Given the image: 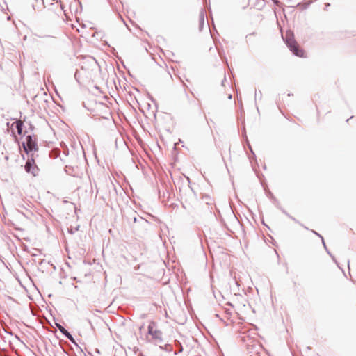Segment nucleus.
<instances>
[{
    "mask_svg": "<svg viewBox=\"0 0 356 356\" xmlns=\"http://www.w3.org/2000/svg\"><path fill=\"white\" fill-rule=\"evenodd\" d=\"M240 340L245 346L246 356H268L261 344L257 339V333L245 330L240 334Z\"/></svg>",
    "mask_w": 356,
    "mask_h": 356,
    "instance_id": "1",
    "label": "nucleus"
},
{
    "mask_svg": "<svg viewBox=\"0 0 356 356\" xmlns=\"http://www.w3.org/2000/svg\"><path fill=\"white\" fill-rule=\"evenodd\" d=\"M22 147L28 156L32 154V153L36 155V152L38 151L37 137L31 135L26 136V141L22 143Z\"/></svg>",
    "mask_w": 356,
    "mask_h": 356,
    "instance_id": "2",
    "label": "nucleus"
},
{
    "mask_svg": "<svg viewBox=\"0 0 356 356\" xmlns=\"http://www.w3.org/2000/svg\"><path fill=\"white\" fill-rule=\"evenodd\" d=\"M35 156H38V154L34 155V153H32V154L29 155L24 165L26 172L32 174L33 176L38 175L39 172V168L35 165Z\"/></svg>",
    "mask_w": 356,
    "mask_h": 356,
    "instance_id": "3",
    "label": "nucleus"
},
{
    "mask_svg": "<svg viewBox=\"0 0 356 356\" xmlns=\"http://www.w3.org/2000/svg\"><path fill=\"white\" fill-rule=\"evenodd\" d=\"M156 324L154 322H150L148 325V334H150L156 342L162 341V332L160 330H154Z\"/></svg>",
    "mask_w": 356,
    "mask_h": 356,
    "instance_id": "4",
    "label": "nucleus"
},
{
    "mask_svg": "<svg viewBox=\"0 0 356 356\" xmlns=\"http://www.w3.org/2000/svg\"><path fill=\"white\" fill-rule=\"evenodd\" d=\"M29 1H32V0ZM35 3L32 4V7L34 10L40 9L42 8L41 5L43 6V7H47V5L54 6V1H55V3L58 6V0H40L41 3L39 2V0H35ZM59 6L60 10H63L62 4H60Z\"/></svg>",
    "mask_w": 356,
    "mask_h": 356,
    "instance_id": "5",
    "label": "nucleus"
},
{
    "mask_svg": "<svg viewBox=\"0 0 356 356\" xmlns=\"http://www.w3.org/2000/svg\"><path fill=\"white\" fill-rule=\"evenodd\" d=\"M282 38L285 44H298L295 40L293 32L291 30H287L285 33H282Z\"/></svg>",
    "mask_w": 356,
    "mask_h": 356,
    "instance_id": "6",
    "label": "nucleus"
},
{
    "mask_svg": "<svg viewBox=\"0 0 356 356\" xmlns=\"http://www.w3.org/2000/svg\"><path fill=\"white\" fill-rule=\"evenodd\" d=\"M291 53L298 57H305V51L302 46H288Z\"/></svg>",
    "mask_w": 356,
    "mask_h": 356,
    "instance_id": "7",
    "label": "nucleus"
},
{
    "mask_svg": "<svg viewBox=\"0 0 356 356\" xmlns=\"http://www.w3.org/2000/svg\"><path fill=\"white\" fill-rule=\"evenodd\" d=\"M56 327L59 330V331L67 338L71 342L73 343H76L74 339L73 338L72 335L60 324L56 323Z\"/></svg>",
    "mask_w": 356,
    "mask_h": 356,
    "instance_id": "8",
    "label": "nucleus"
},
{
    "mask_svg": "<svg viewBox=\"0 0 356 356\" xmlns=\"http://www.w3.org/2000/svg\"><path fill=\"white\" fill-rule=\"evenodd\" d=\"M204 10L202 8L199 14V30L201 31L203 30L204 26Z\"/></svg>",
    "mask_w": 356,
    "mask_h": 356,
    "instance_id": "9",
    "label": "nucleus"
},
{
    "mask_svg": "<svg viewBox=\"0 0 356 356\" xmlns=\"http://www.w3.org/2000/svg\"><path fill=\"white\" fill-rule=\"evenodd\" d=\"M14 124H15V128L17 129V134L19 135H21L23 131V122L21 120H17L13 124V126Z\"/></svg>",
    "mask_w": 356,
    "mask_h": 356,
    "instance_id": "10",
    "label": "nucleus"
},
{
    "mask_svg": "<svg viewBox=\"0 0 356 356\" xmlns=\"http://www.w3.org/2000/svg\"><path fill=\"white\" fill-rule=\"evenodd\" d=\"M312 2H313V0H311V1H308V2H306V3H300H300H298L295 6V7H299V8H301V10H306V9H307V8L309 7V6L311 5V3H312Z\"/></svg>",
    "mask_w": 356,
    "mask_h": 356,
    "instance_id": "11",
    "label": "nucleus"
},
{
    "mask_svg": "<svg viewBox=\"0 0 356 356\" xmlns=\"http://www.w3.org/2000/svg\"><path fill=\"white\" fill-rule=\"evenodd\" d=\"M312 232H313L314 234H315L316 235L318 236L321 238L322 242H323V246H324L325 249L326 250L327 252L328 253V254H330V257H332V260H333L334 262H336V263H337V261H336V259H335L334 257V256H332V255L331 254V253L329 252V250H327V247H326V245H325V243L324 239H323V238L321 236V235H320L318 233H317L316 232H315V231H314V230H312Z\"/></svg>",
    "mask_w": 356,
    "mask_h": 356,
    "instance_id": "12",
    "label": "nucleus"
},
{
    "mask_svg": "<svg viewBox=\"0 0 356 356\" xmlns=\"http://www.w3.org/2000/svg\"><path fill=\"white\" fill-rule=\"evenodd\" d=\"M256 36H257V34L254 32H253V33H252L250 34L247 35L246 37H245L246 42L247 43H248V42H255Z\"/></svg>",
    "mask_w": 356,
    "mask_h": 356,
    "instance_id": "13",
    "label": "nucleus"
},
{
    "mask_svg": "<svg viewBox=\"0 0 356 356\" xmlns=\"http://www.w3.org/2000/svg\"><path fill=\"white\" fill-rule=\"evenodd\" d=\"M90 34L91 35V37L92 38H95L96 36L97 37H102V33L101 32H97L94 30H90Z\"/></svg>",
    "mask_w": 356,
    "mask_h": 356,
    "instance_id": "14",
    "label": "nucleus"
},
{
    "mask_svg": "<svg viewBox=\"0 0 356 356\" xmlns=\"http://www.w3.org/2000/svg\"><path fill=\"white\" fill-rule=\"evenodd\" d=\"M74 78L78 83L81 82V76L79 70H76L74 74Z\"/></svg>",
    "mask_w": 356,
    "mask_h": 356,
    "instance_id": "15",
    "label": "nucleus"
},
{
    "mask_svg": "<svg viewBox=\"0 0 356 356\" xmlns=\"http://www.w3.org/2000/svg\"><path fill=\"white\" fill-rule=\"evenodd\" d=\"M164 40V39L163 38V37H162V36H158V37L156 38V42H162V40Z\"/></svg>",
    "mask_w": 356,
    "mask_h": 356,
    "instance_id": "16",
    "label": "nucleus"
},
{
    "mask_svg": "<svg viewBox=\"0 0 356 356\" xmlns=\"http://www.w3.org/2000/svg\"><path fill=\"white\" fill-rule=\"evenodd\" d=\"M218 47V46H216V47ZM216 49H217V51H218V54H219L220 56V57H222V54H221L220 49H218V48H216Z\"/></svg>",
    "mask_w": 356,
    "mask_h": 356,
    "instance_id": "17",
    "label": "nucleus"
},
{
    "mask_svg": "<svg viewBox=\"0 0 356 356\" xmlns=\"http://www.w3.org/2000/svg\"><path fill=\"white\" fill-rule=\"evenodd\" d=\"M102 44L108 45V44H108V42L107 41L104 40V41L103 42Z\"/></svg>",
    "mask_w": 356,
    "mask_h": 356,
    "instance_id": "18",
    "label": "nucleus"
},
{
    "mask_svg": "<svg viewBox=\"0 0 356 356\" xmlns=\"http://www.w3.org/2000/svg\"><path fill=\"white\" fill-rule=\"evenodd\" d=\"M273 3H279V1L278 0H273Z\"/></svg>",
    "mask_w": 356,
    "mask_h": 356,
    "instance_id": "19",
    "label": "nucleus"
},
{
    "mask_svg": "<svg viewBox=\"0 0 356 356\" xmlns=\"http://www.w3.org/2000/svg\"><path fill=\"white\" fill-rule=\"evenodd\" d=\"M257 96H259V94H257V91L255 92V99L257 98Z\"/></svg>",
    "mask_w": 356,
    "mask_h": 356,
    "instance_id": "20",
    "label": "nucleus"
},
{
    "mask_svg": "<svg viewBox=\"0 0 356 356\" xmlns=\"http://www.w3.org/2000/svg\"><path fill=\"white\" fill-rule=\"evenodd\" d=\"M226 81V77L225 76L224 77V80L222 81V85L224 84V81Z\"/></svg>",
    "mask_w": 356,
    "mask_h": 356,
    "instance_id": "21",
    "label": "nucleus"
},
{
    "mask_svg": "<svg viewBox=\"0 0 356 356\" xmlns=\"http://www.w3.org/2000/svg\"><path fill=\"white\" fill-rule=\"evenodd\" d=\"M232 95H229L228 96V99H232Z\"/></svg>",
    "mask_w": 356,
    "mask_h": 356,
    "instance_id": "22",
    "label": "nucleus"
},
{
    "mask_svg": "<svg viewBox=\"0 0 356 356\" xmlns=\"http://www.w3.org/2000/svg\"><path fill=\"white\" fill-rule=\"evenodd\" d=\"M47 39H52L53 38L52 37H50V36H47L46 37Z\"/></svg>",
    "mask_w": 356,
    "mask_h": 356,
    "instance_id": "23",
    "label": "nucleus"
},
{
    "mask_svg": "<svg viewBox=\"0 0 356 356\" xmlns=\"http://www.w3.org/2000/svg\"><path fill=\"white\" fill-rule=\"evenodd\" d=\"M259 97H261V91H259Z\"/></svg>",
    "mask_w": 356,
    "mask_h": 356,
    "instance_id": "24",
    "label": "nucleus"
},
{
    "mask_svg": "<svg viewBox=\"0 0 356 356\" xmlns=\"http://www.w3.org/2000/svg\"><path fill=\"white\" fill-rule=\"evenodd\" d=\"M291 219H293V220H294L295 222H298V221L294 218H291Z\"/></svg>",
    "mask_w": 356,
    "mask_h": 356,
    "instance_id": "25",
    "label": "nucleus"
},
{
    "mask_svg": "<svg viewBox=\"0 0 356 356\" xmlns=\"http://www.w3.org/2000/svg\"><path fill=\"white\" fill-rule=\"evenodd\" d=\"M182 351V347H181L180 350H179V352H181Z\"/></svg>",
    "mask_w": 356,
    "mask_h": 356,
    "instance_id": "26",
    "label": "nucleus"
}]
</instances>
